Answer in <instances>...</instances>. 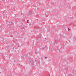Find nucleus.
I'll return each instance as SVG.
<instances>
[{
	"label": "nucleus",
	"instance_id": "19",
	"mask_svg": "<svg viewBox=\"0 0 76 76\" xmlns=\"http://www.w3.org/2000/svg\"><path fill=\"white\" fill-rule=\"evenodd\" d=\"M37 62H38V63H39V62L38 61Z\"/></svg>",
	"mask_w": 76,
	"mask_h": 76
},
{
	"label": "nucleus",
	"instance_id": "2",
	"mask_svg": "<svg viewBox=\"0 0 76 76\" xmlns=\"http://www.w3.org/2000/svg\"><path fill=\"white\" fill-rule=\"evenodd\" d=\"M32 70H30V72L28 73L29 75H31V74H32Z\"/></svg>",
	"mask_w": 76,
	"mask_h": 76
},
{
	"label": "nucleus",
	"instance_id": "23",
	"mask_svg": "<svg viewBox=\"0 0 76 76\" xmlns=\"http://www.w3.org/2000/svg\"><path fill=\"white\" fill-rule=\"evenodd\" d=\"M69 42H70V40H69Z\"/></svg>",
	"mask_w": 76,
	"mask_h": 76
},
{
	"label": "nucleus",
	"instance_id": "17",
	"mask_svg": "<svg viewBox=\"0 0 76 76\" xmlns=\"http://www.w3.org/2000/svg\"><path fill=\"white\" fill-rule=\"evenodd\" d=\"M36 54H37V53L36 52Z\"/></svg>",
	"mask_w": 76,
	"mask_h": 76
},
{
	"label": "nucleus",
	"instance_id": "8",
	"mask_svg": "<svg viewBox=\"0 0 76 76\" xmlns=\"http://www.w3.org/2000/svg\"><path fill=\"white\" fill-rule=\"evenodd\" d=\"M12 23V21H10V22H9V23Z\"/></svg>",
	"mask_w": 76,
	"mask_h": 76
},
{
	"label": "nucleus",
	"instance_id": "25",
	"mask_svg": "<svg viewBox=\"0 0 76 76\" xmlns=\"http://www.w3.org/2000/svg\"><path fill=\"white\" fill-rule=\"evenodd\" d=\"M4 12H3V14H4Z\"/></svg>",
	"mask_w": 76,
	"mask_h": 76
},
{
	"label": "nucleus",
	"instance_id": "20",
	"mask_svg": "<svg viewBox=\"0 0 76 76\" xmlns=\"http://www.w3.org/2000/svg\"><path fill=\"white\" fill-rule=\"evenodd\" d=\"M1 18V16H0V19Z\"/></svg>",
	"mask_w": 76,
	"mask_h": 76
},
{
	"label": "nucleus",
	"instance_id": "22",
	"mask_svg": "<svg viewBox=\"0 0 76 76\" xmlns=\"http://www.w3.org/2000/svg\"><path fill=\"white\" fill-rule=\"evenodd\" d=\"M21 15H22V13H21Z\"/></svg>",
	"mask_w": 76,
	"mask_h": 76
},
{
	"label": "nucleus",
	"instance_id": "29",
	"mask_svg": "<svg viewBox=\"0 0 76 76\" xmlns=\"http://www.w3.org/2000/svg\"><path fill=\"white\" fill-rule=\"evenodd\" d=\"M0 73H1V72H0Z\"/></svg>",
	"mask_w": 76,
	"mask_h": 76
},
{
	"label": "nucleus",
	"instance_id": "9",
	"mask_svg": "<svg viewBox=\"0 0 76 76\" xmlns=\"http://www.w3.org/2000/svg\"><path fill=\"white\" fill-rule=\"evenodd\" d=\"M29 25L30 26H31V23H30L29 24Z\"/></svg>",
	"mask_w": 76,
	"mask_h": 76
},
{
	"label": "nucleus",
	"instance_id": "27",
	"mask_svg": "<svg viewBox=\"0 0 76 76\" xmlns=\"http://www.w3.org/2000/svg\"><path fill=\"white\" fill-rule=\"evenodd\" d=\"M35 61H37V60H35Z\"/></svg>",
	"mask_w": 76,
	"mask_h": 76
},
{
	"label": "nucleus",
	"instance_id": "15",
	"mask_svg": "<svg viewBox=\"0 0 76 76\" xmlns=\"http://www.w3.org/2000/svg\"><path fill=\"white\" fill-rule=\"evenodd\" d=\"M4 70H6V69H5Z\"/></svg>",
	"mask_w": 76,
	"mask_h": 76
},
{
	"label": "nucleus",
	"instance_id": "33",
	"mask_svg": "<svg viewBox=\"0 0 76 76\" xmlns=\"http://www.w3.org/2000/svg\"><path fill=\"white\" fill-rule=\"evenodd\" d=\"M46 15L47 14H45Z\"/></svg>",
	"mask_w": 76,
	"mask_h": 76
},
{
	"label": "nucleus",
	"instance_id": "26",
	"mask_svg": "<svg viewBox=\"0 0 76 76\" xmlns=\"http://www.w3.org/2000/svg\"><path fill=\"white\" fill-rule=\"evenodd\" d=\"M31 15H32V14H31Z\"/></svg>",
	"mask_w": 76,
	"mask_h": 76
},
{
	"label": "nucleus",
	"instance_id": "11",
	"mask_svg": "<svg viewBox=\"0 0 76 76\" xmlns=\"http://www.w3.org/2000/svg\"><path fill=\"white\" fill-rule=\"evenodd\" d=\"M2 1H5V0H2Z\"/></svg>",
	"mask_w": 76,
	"mask_h": 76
},
{
	"label": "nucleus",
	"instance_id": "34",
	"mask_svg": "<svg viewBox=\"0 0 76 76\" xmlns=\"http://www.w3.org/2000/svg\"><path fill=\"white\" fill-rule=\"evenodd\" d=\"M37 17H38V16H37Z\"/></svg>",
	"mask_w": 76,
	"mask_h": 76
},
{
	"label": "nucleus",
	"instance_id": "12",
	"mask_svg": "<svg viewBox=\"0 0 76 76\" xmlns=\"http://www.w3.org/2000/svg\"><path fill=\"white\" fill-rule=\"evenodd\" d=\"M42 49H43V50H44L45 49V48H42Z\"/></svg>",
	"mask_w": 76,
	"mask_h": 76
},
{
	"label": "nucleus",
	"instance_id": "13",
	"mask_svg": "<svg viewBox=\"0 0 76 76\" xmlns=\"http://www.w3.org/2000/svg\"><path fill=\"white\" fill-rule=\"evenodd\" d=\"M47 57H45V59H47Z\"/></svg>",
	"mask_w": 76,
	"mask_h": 76
},
{
	"label": "nucleus",
	"instance_id": "24",
	"mask_svg": "<svg viewBox=\"0 0 76 76\" xmlns=\"http://www.w3.org/2000/svg\"><path fill=\"white\" fill-rule=\"evenodd\" d=\"M18 47H19V45H18Z\"/></svg>",
	"mask_w": 76,
	"mask_h": 76
},
{
	"label": "nucleus",
	"instance_id": "16",
	"mask_svg": "<svg viewBox=\"0 0 76 76\" xmlns=\"http://www.w3.org/2000/svg\"><path fill=\"white\" fill-rule=\"evenodd\" d=\"M27 23H29V22L28 21V22H27Z\"/></svg>",
	"mask_w": 76,
	"mask_h": 76
},
{
	"label": "nucleus",
	"instance_id": "5",
	"mask_svg": "<svg viewBox=\"0 0 76 76\" xmlns=\"http://www.w3.org/2000/svg\"><path fill=\"white\" fill-rule=\"evenodd\" d=\"M53 44L54 45H56V42H54L53 43Z\"/></svg>",
	"mask_w": 76,
	"mask_h": 76
},
{
	"label": "nucleus",
	"instance_id": "18",
	"mask_svg": "<svg viewBox=\"0 0 76 76\" xmlns=\"http://www.w3.org/2000/svg\"><path fill=\"white\" fill-rule=\"evenodd\" d=\"M27 22H29V20H27Z\"/></svg>",
	"mask_w": 76,
	"mask_h": 76
},
{
	"label": "nucleus",
	"instance_id": "28",
	"mask_svg": "<svg viewBox=\"0 0 76 76\" xmlns=\"http://www.w3.org/2000/svg\"><path fill=\"white\" fill-rule=\"evenodd\" d=\"M75 0V1H76V0Z\"/></svg>",
	"mask_w": 76,
	"mask_h": 76
},
{
	"label": "nucleus",
	"instance_id": "4",
	"mask_svg": "<svg viewBox=\"0 0 76 76\" xmlns=\"http://www.w3.org/2000/svg\"><path fill=\"white\" fill-rule=\"evenodd\" d=\"M11 47V46L10 45L8 46V48H10V47Z\"/></svg>",
	"mask_w": 76,
	"mask_h": 76
},
{
	"label": "nucleus",
	"instance_id": "7",
	"mask_svg": "<svg viewBox=\"0 0 76 76\" xmlns=\"http://www.w3.org/2000/svg\"><path fill=\"white\" fill-rule=\"evenodd\" d=\"M14 61H15V62L16 61V60H14Z\"/></svg>",
	"mask_w": 76,
	"mask_h": 76
},
{
	"label": "nucleus",
	"instance_id": "6",
	"mask_svg": "<svg viewBox=\"0 0 76 76\" xmlns=\"http://www.w3.org/2000/svg\"><path fill=\"white\" fill-rule=\"evenodd\" d=\"M68 31H69H69H70V29H69V28H68Z\"/></svg>",
	"mask_w": 76,
	"mask_h": 76
},
{
	"label": "nucleus",
	"instance_id": "31",
	"mask_svg": "<svg viewBox=\"0 0 76 76\" xmlns=\"http://www.w3.org/2000/svg\"><path fill=\"white\" fill-rule=\"evenodd\" d=\"M69 60H70V58H69Z\"/></svg>",
	"mask_w": 76,
	"mask_h": 76
},
{
	"label": "nucleus",
	"instance_id": "32",
	"mask_svg": "<svg viewBox=\"0 0 76 76\" xmlns=\"http://www.w3.org/2000/svg\"><path fill=\"white\" fill-rule=\"evenodd\" d=\"M6 11V10H5V11Z\"/></svg>",
	"mask_w": 76,
	"mask_h": 76
},
{
	"label": "nucleus",
	"instance_id": "10",
	"mask_svg": "<svg viewBox=\"0 0 76 76\" xmlns=\"http://www.w3.org/2000/svg\"><path fill=\"white\" fill-rule=\"evenodd\" d=\"M13 9L14 10H15V8H13Z\"/></svg>",
	"mask_w": 76,
	"mask_h": 76
},
{
	"label": "nucleus",
	"instance_id": "3",
	"mask_svg": "<svg viewBox=\"0 0 76 76\" xmlns=\"http://www.w3.org/2000/svg\"><path fill=\"white\" fill-rule=\"evenodd\" d=\"M29 60H30V61H31L32 60L31 59V58H29Z\"/></svg>",
	"mask_w": 76,
	"mask_h": 76
},
{
	"label": "nucleus",
	"instance_id": "14",
	"mask_svg": "<svg viewBox=\"0 0 76 76\" xmlns=\"http://www.w3.org/2000/svg\"><path fill=\"white\" fill-rule=\"evenodd\" d=\"M23 58V57L22 56V58Z\"/></svg>",
	"mask_w": 76,
	"mask_h": 76
},
{
	"label": "nucleus",
	"instance_id": "21",
	"mask_svg": "<svg viewBox=\"0 0 76 76\" xmlns=\"http://www.w3.org/2000/svg\"><path fill=\"white\" fill-rule=\"evenodd\" d=\"M12 13H13V12H12Z\"/></svg>",
	"mask_w": 76,
	"mask_h": 76
},
{
	"label": "nucleus",
	"instance_id": "30",
	"mask_svg": "<svg viewBox=\"0 0 76 76\" xmlns=\"http://www.w3.org/2000/svg\"><path fill=\"white\" fill-rule=\"evenodd\" d=\"M45 47H47V46H45Z\"/></svg>",
	"mask_w": 76,
	"mask_h": 76
},
{
	"label": "nucleus",
	"instance_id": "1",
	"mask_svg": "<svg viewBox=\"0 0 76 76\" xmlns=\"http://www.w3.org/2000/svg\"><path fill=\"white\" fill-rule=\"evenodd\" d=\"M31 63V64L32 65H34V61H33V60H32L31 61H30Z\"/></svg>",
	"mask_w": 76,
	"mask_h": 76
}]
</instances>
